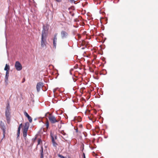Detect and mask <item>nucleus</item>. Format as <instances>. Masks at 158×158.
<instances>
[{
    "mask_svg": "<svg viewBox=\"0 0 158 158\" xmlns=\"http://www.w3.org/2000/svg\"><path fill=\"white\" fill-rule=\"evenodd\" d=\"M29 123L28 122L26 123L23 128V129L28 130L29 126Z\"/></svg>",
    "mask_w": 158,
    "mask_h": 158,
    "instance_id": "14",
    "label": "nucleus"
},
{
    "mask_svg": "<svg viewBox=\"0 0 158 158\" xmlns=\"http://www.w3.org/2000/svg\"><path fill=\"white\" fill-rule=\"evenodd\" d=\"M64 135L65 134V133H64Z\"/></svg>",
    "mask_w": 158,
    "mask_h": 158,
    "instance_id": "29",
    "label": "nucleus"
},
{
    "mask_svg": "<svg viewBox=\"0 0 158 158\" xmlns=\"http://www.w3.org/2000/svg\"><path fill=\"white\" fill-rule=\"evenodd\" d=\"M20 130H19V129H18V132H17L18 137L19 136L20 134Z\"/></svg>",
    "mask_w": 158,
    "mask_h": 158,
    "instance_id": "20",
    "label": "nucleus"
},
{
    "mask_svg": "<svg viewBox=\"0 0 158 158\" xmlns=\"http://www.w3.org/2000/svg\"><path fill=\"white\" fill-rule=\"evenodd\" d=\"M43 86V84L42 82L38 83L36 85V89L38 92H39L41 88Z\"/></svg>",
    "mask_w": 158,
    "mask_h": 158,
    "instance_id": "8",
    "label": "nucleus"
},
{
    "mask_svg": "<svg viewBox=\"0 0 158 158\" xmlns=\"http://www.w3.org/2000/svg\"><path fill=\"white\" fill-rule=\"evenodd\" d=\"M56 90V89H54V90H53V92L54 93L55 92V91Z\"/></svg>",
    "mask_w": 158,
    "mask_h": 158,
    "instance_id": "26",
    "label": "nucleus"
},
{
    "mask_svg": "<svg viewBox=\"0 0 158 158\" xmlns=\"http://www.w3.org/2000/svg\"><path fill=\"white\" fill-rule=\"evenodd\" d=\"M45 125H46V127L47 128H48V127L49 126V122H48V121H47L46 122V123L45 124Z\"/></svg>",
    "mask_w": 158,
    "mask_h": 158,
    "instance_id": "16",
    "label": "nucleus"
},
{
    "mask_svg": "<svg viewBox=\"0 0 158 158\" xmlns=\"http://www.w3.org/2000/svg\"><path fill=\"white\" fill-rule=\"evenodd\" d=\"M48 118L50 122L52 123H56L58 122L59 121V120L57 119L54 116L51 115L50 114H49Z\"/></svg>",
    "mask_w": 158,
    "mask_h": 158,
    "instance_id": "4",
    "label": "nucleus"
},
{
    "mask_svg": "<svg viewBox=\"0 0 158 158\" xmlns=\"http://www.w3.org/2000/svg\"><path fill=\"white\" fill-rule=\"evenodd\" d=\"M58 156L60 158H65L64 156L60 154H58Z\"/></svg>",
    "mask_w": 158,
    "mask_h": 158,
    "instance_id": "19",
    "label": "nucleus"
},
{
    "mask_svg": "<svg viewBox=\"0 0 158 158\" xmlns=\"http://www.w3.org/2000/svg\"><path fill=\"white\" fill-rule=\"evenodd\" d=\"M56 2H61V0H55Z\"/></svg>",
    "mask_w": 158,
    "mask_h": 158,
    "instance_id": "23",
    "label": "nucleus"
},
{
    "mask_svg": "<svg viewBox=\"0 0 158 158\" xmlns=\"http://www.w3.org/2000/svg\"><path fill=\"white\" fill-rule=\"evenodd\" d=\"M56 90V89H54V90H53V92L54 93L55 92V91Z\"/></svg>",
    "mask_w": 158,
    "mask_h": 158,
    "instance_id": "25",
    "label": "nucleus"
},
{
    "mask_svg": "<svg viewBox=\"0 0 158 158\" xmlns=\"http://www.w3.org/2000/svg\"><path fill=\"white\" fill-rule=\"evenodd\" d=\"M40 158H44L43 148L42 146H41V149L40 150Z\"/></svg>",
    "mask_w": 158,
    "mask_h": 158,
    "instance_id": "11",
    "label": "nucleus"
},
{
    "mask_svg": "<svg viewBox=\"0 0 158 158\" xmlns=\"http://www.w3.org/2000/svg\"><path fill=\"white\" fill-rule=\"evenodd\" d=\"M69 158H70L69 157Z\"/></svg>",
    "mask_w": 158,
    "mask_h": 158,
    "instance_id": "31",
    "label": "nucleus"
},
{
    "mask_svg": "<svg viewBox=\"0 0 158 158\" xmlns=\"http://www.w3.org/2000/svg\"><path fill=\"white\" fill-rule=\"evenodd\" d=\"M5 115L7 120V122L9 123L10 122V106L9 104H8L6 107L5 111Z\"/></svg>",
    "mask_w": 158,
    "mask_h": 158,
    "instance_id": "2",
    "label": "nucleus"
},
{
    "mask_svg": "<svg viewBox=\"0 0 158 158\" xmlns=\"http://www.w3.org/2000/svg\"><path fill=\"white\" fill-rule=\"evenodd\" d=\"M56 42H57V41L53 40V46L55 47V48H56Z\"/></svg>",
    "mask_w": 158,
    "mask_h": 158,
    "instance_id": "17",
    "label": "nucleus"
},
{
    "mask_svg": "<svg viewBox=\"0 0 158 158\" xmlns=\"http://www.w3.org/2000/svg\"><path fill=\"white\" fill-rule=\"evenodd\" d=\"M0 128L3 131V137L5 136V126L4 123H3L2 121L0 122Z\"/></svg>",
    "mask_w": 158,
    "mask_h": 158,
    "instance_id": "7",
    "label": "nucleus"
},
{
    "mask_svg": "<svg viewBox=\"0 0 158 158\" xmlns=\"http://www.w3.org/2000/svg\"><path fill=\"white\" fill-rule=\"evenodd\" d=\"M27 131H28V130L23 129V136L25 138L26 137Z\"/></svg>",
    "mask_w": 158,
    "mask_h": 158,
    "instance_id": "12",
    "label": "nucleus"
},
{
    "mask_svg": "<svg viewBox=\"0 0 158 158\" xmlns=\"http://www.w3.org/2000/svg\"><path fill=\"white\" fill-rule=\"evenodd\" d=\"M22 124L21 123L19 125L18 129H19V130H20V128L22 127Z\"/></svg>",
    "mask_w": 158,
    "mask_h": 158,
    "instance_id": "21",
    "label": "nucleus"
},
{
    "mask_svg": "<svg viewBox=\"0 0 158 158\" xmlns=\"http://www.w3.org/2000/svg\"><path fill=\"white\" fill-rule=\"evenodd\" d=\"M76 132H78V130H77V129H76Z\"/></svg>",
    "mask_w": 158,
    "mask_h": 158,
    "instance_id": "27",
    "label": "nucleus"
},
{
    "mask_svg": "<svg viewBox=\"0 0 158 158\" xmlns=\"http://www.w3.org/2000/svg\"><path fill=\"white\" fill-rule=\"evenodd\" d=\"M57 34L56 33L54 35V38H53V40L57 41Z\"/></svg>",
    "mask_w": 158,
    "mask_h": 158,
    "instance_id": "15",
    "label": "nucleus"
},
{
    "mask_svg": "<svg viewBox=\"0 0 158 158\" xmlns=\"http://www.w3.org/2000/svg\"><path fill=\"white\" fill-rule=\"evenodd\" d=\"M60 34L61 38L62 39L66 38L68 36V33L64 31H62Z\"/></svg>",
    "mask_w": 158,
    "mask_h": 158,
    "instance_id": "6",
    "label": "nucleus"
},
{
    "mask_svg": "<svg viewBox=\"0 0 158 158\" xmlns=\"http://www.w3.org/2000/svg\"><path fill=\"white\" fill-rule=\"evenodd\" d=\"M71 2H74V0H70Z\"/></svg>",
    "mask_w": 158,
    "mask_h": 158,
    "instance_id": "24",
    "label": "nucleus"
},
{
    "mask_svg": "<svg viewBox=\"0 0 158 158\" xmlns=\"http://www.w3.org/2000/svg\"><path fill=\"white\" fill-rule=\"evenodd\" d=\"M83 158H85V155L84 153H83Z\"/></svg>",
    "mask_w": 158,
    "mask_h": 158,
    "instance_id": "22",
    "label": "nucleus"
},
{
    "mask_svg": "<svg viewBox=\"0 0 158 158\" xmlns=\"http://www.w3.org/2000/svg\"><path fill=\"white\" fill-rule=\"evenodd\" d=\"M24 114L25 116L28 119L29 121V122L30 123H31L32 121V119L31 117H30L27 114V113L26 111L24 112Z\"/></svg>",
    "mask_w": 158,
    "mask_h": 158,
    "instance_id": "9",
    "label": "nucleus"
},
{
    "mask_svg": "<svg viewBox=\"0 0 158 158\" xmlns=\"http://www.w3.org/2000/svg\"><path fill=\"white\" fill-rule=\"evenodd\" d=\"M48 30V28L47 26L43 25L41 41V46L42 48L45 47L47 44L46 38Z\"/></svg>",
    "mask_w": 158,
    "mask_h": 158,
    "instance_id": "1",
    "label": "nucleus"
},
{
    "mask_svg": "<svg viewBox=\"0 0 158 158\" xmlns=\"http://www.w3.org/2000/svg\"><path fill=\"white\" fill-rule=\"evenodd\" d=\"M9 76V71H6V75L5 77V81L6 82H7L8 80V78Z\"/></svg>",
    "mask_w": 158,
    "mask_h": 158,
    "instance_id": "10",
    "label": "nucleus"
},
{
    "mask_svg": "<svg viewBox=\"0 0 158 158\" xmlns=\"http://www.w3.org/2000/svg\"><path fill=\"white\" fill-rule=\"evenodd\" d=\"M59 128H60V127H61V126H60V127H59Z\"/></svg>",
    "mask_w": 158,
    "mask_h": 158,
    "instance_id": "28",
    "label": "nucleus"
},
{
    "mask_svg": "<svg viewBox=\"0 0 158 158\" xmlns=\"http://www.w3.org/2000/svg\"><path fill=\"white\" fill-rule=\"evenodd\" d=\"M15 67L17 71H19L21 70L22 69V66L21 64L19 61H16Z\"/></svg>",
    "mask_w": 158,
    "mask_h": 158,
    "instance_id": "5",
    "label": "nucleus"
},
{
    "mask_svg": "<svg viewBox=\"0 0 158 158\" xmlns=\"http://www.w3.org/2000/svg\"><path fill=\"white\" fill-rule=\"evenodd\" d=\"M50 136L52 139V142L53 146L56 147L58 144L55 141V140L57 139L56 135L54 132H51Z\"/></svg>",
    "mask_w": 158,
    "mask_h": 158,
    "instance_id": "3",
    "label": "nucleus"
},
{
    "mask_svg": "<svg viewBox=\"0 0 158 158\" xmlns=\"http://www.w3.org/2000/svg\"><path fill=\"white\" fill-rule=\"evenodd\" d=\"M41 142H42L41 140L40 139H39L38 141V144H40Z\"/></svg>",
    "mask_w": 158,
    "mask_h": 158,
    "instance_id": "18",
    "label": "nucleus"
},
{
    "mask_svg": "<svg viewBox=\"0 0 158 158\" xmlns=\"http://www.w3.org/2000/svg\"><path fill=\"white\" fill-rule=\"evenodd\" d=\"M10 69V67L9 65H8L7 64H6L5 67L4 68V70L5 71H9V70Z\"/></svg>",
    "mask_w": 158,
    "mask_h": 158,
    "instance_id": "13",
    "label": "nucleus"
},
{
    "mask_svg": "<svg viewBox=\"0 0 158 158\" xmlns=\"http://www.w3.org/2000/svg\"><path fill=\"white\" fill-rule=\"evenodd\" d=\"M64 135L65 134V133H64Z\"/></svg>",
    "mask_w": 158,
    "mask_h": 158,
    "instance_id": "30",
    "label": "nucleus"
}]
</instances>
